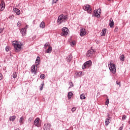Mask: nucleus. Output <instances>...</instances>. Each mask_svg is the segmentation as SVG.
<instances>
[{"label": "nucleus", "mask_w": 130, "mask_h": 130, "mask_svg": "<svg viewBox=\"0 0 130 130\" xmlns=\"http://www.w3.org/2000/svg\"><path fill=\"white\" fill-rule=\"evenodd\" d=\"M69 20V16L67 15H64L63 14L60 15L57 19V23L58 25H60L62 23H64Z\"/></svg>", "instance_id": "nucleus-1"}, {"label": "nucleus", "mask_w": 130, "mask_h": 130, "mask_svg": "<svg viewBox=\"0 0 130 130\" xmlns=\"http://www.w3.org/2000/svg\"><path fill=\"white\" fill-rule=\"evenodd\" d=\"M12 44L14 46L15 51H16V52H19L22 49V46H23V44L19 43L17 41H13Z\"/></svg>", "instance_id": "nucleus-2"}, {"label": "nucleus", "mask_w": 130, "mask_h": 130, "mask_svg": "<svg viewBox=\"0 0 130 130\" xmlns=\"http://www.w3.org/2000/svg\"><path fill=\"white\" fill-rule=\"evenodd\" d=\"M109 69L113 74H115L116 73V67H115V64L113 63L112 61L109 62Z\"/></svg>", "instance_id": "nucleus-3"}, {"label": "nucleus", "mask_w": 130, "mask_h": 130, "mask_svg": "<svg viewBox=\"0 0 130 130\" xmlns=\"http://www.w3.org/2000/svg\"><path fill=\"white\" fill-rule=\"evenodd\" d=\"M92 66V61L88 60L85 62L83 66H82V70H85V69H89Z\"/></svg>", "instance_id": "nucleus-4"}, {"label": "nucleus", "mask_w": 130, "mask_h": 130, "mask_svg": "<svg viewBox=\"0 0 130 130\" xmlns=\"http://www.w3.org/2000/svg\"><path fill=\"white\" fill-rule=\"evenodd\" d=\"M69 34V29L67 27H63L62 29L61 36H67Z\"/></svg>", "instance_id": "nucleus-5"}, {"label": "nucleus", "mask_w": 130, "mask_h": 130, "mask_svg": "<svg viewBox=\"0 0 130 130\" xmlns=\"http://www.w3.org/2000/svg\"><path fill=\"white\" fill-rule=\"evenodd\" d=\"M84 11H87V13L88 14H91L92 13V10L91 9V7H90V5H87L84 6Z\"/></svg>", "instance_id": "nucleus-6"}, {"label": "nucleus", "mask_w": 130, "mask_h": 130, "mask_svg": "<svg viewBox=\"0 0 130 130\" xmlns=\"http://www.w3.org/2000/svg\"><path fill=\"white\" fill-rule=\"evenodd\" d=\"M34 124L36 125V126H38L39 127L41 125V122H40V119L39 118H37L34 121Z\"/></svg>", "instance_id": "nucleus-7"}, {"label": "nucleus", "mask_w": 130, "mask_h": 130, "mask_svg": "<svg viewBox=\"0 0 130 130\" xmlns=\"http://www.w3.org/2000/svg\"><path fill=\"white\" fill-rule=\"evenodd\" d=\"M50 127H51V124L49 123H46L44 125V130H50Z\"/></svg>", "instance_id": "nucleus-8"}, {"label": "nucleus", "mask_w": 130, "mask_h": 130, "mask_svg": "<svg viewBox=\"0 0 130 130\" xmlns=\"http://www.w3.org/2000/svg\"><path fill=\"white\" fill-rule=\"evenodd\" d=\"M98 11H99V10H98L97 11H96V10L94 11V12H93L94 17H97V18L100 17V14H101V12H100V11H101V10H100L99 13H98Z\"/></svg>", "instance_id": "nucleus-9"}, {"label": "nucleus", "mask_w": 130, "mask_h": 130, "mask_svg": "<svg viewBox=\"0 0 130 130\" xmlns=\"http://www.w3.org/2000/svg\"><path fill=\"white\" fill-rule=\"evenodd\" d=\"M93 53L94 50H93V49L89 50L87 52L86 56L87 57H90V56H92L93 55Z\"/></svg>", "instance_id": "nucleus-10"}, {"label": "nucleus", "mask_w": 130, "mask_h": 130, "mask_svg": "<svg viewBox=\"0 0 130 130\" xmlns=\"http://www.w3.org/2000/svg\"><path fill=\"white\" fill-rule=\"evenodd\" d=\"M86 33L87 32H86V29L85 28H81L80 29V36L81 37H83V36H85V35H86Z\"/></svg>", "instance_id": "nucleus-11"}, {"label": "nucleus", "mask_w": 130, "mask_h": 130, "mask_svg": "<svg viewBox=\"0 0 130 130\" xmlns=\"http://www.w3.org/2000/svg\"><path fill=\"white\" fill-rule=\"evenodd\" d=\"M111 121V120H110L109 115H108V118H107L105 120V125L107 126V125L110 123Z\"/></svg>", "instance_id": "nucleus-12"}, {"label": "nucleus", "mask_w": 130, "mask_h": 130, "mask_svg": "<svg viewBox=\"0 0 130 130\" xmlns=\"http://www.w3.org/2000/svg\"><path fill=\"white\" fill-rule=\"evenodd\" d=\"M5 10V2L2 1L1 4H0V10L4 11Z\"/></svg>", "instance_id": "nucleus-13"}, {"label": "nucleus", "mask_w": 130, "mask_h": 130, "mask_svg": "<svg viewBox=\"0 0 130 130\" xmlns=\"http://www.w3.org/2000/svg\"><path fill=\"white\" fill-rule=\"evenodd\" d=\"M26 29L25 28H22L20 30L21 34H22V36H26Z\"/></svg>", "instance_id": "nucleus-14"}, {"label": "nucleus", "mask_w": 130, "mask_h": 130, "mask_svg": "<svg viewBox=\"0 0 130 130\" xmlns=\"http://www.w3.org/2000/svg\"><path fill=\"white\" fill-rule=\"evenodd\" d=\"M24 121H25V118H24V116H22L19 119V123L20 125H22L23 123H24Z\"/></svg>", "instance_id": "nucleus-15"}, {"label": "nucleus", "mask_w": 130, "mask_h": 130, "mask_svg": "<svg viewBox=\"0 0 130 130\" xmlns=\"http://www.w3.org/2000/svg\"><path fill=\"white\" fill-rule=\"evenodd\" d=\"M107 31V29L106 28L103 29L102 30V32H101V36H105Z\"/></svg>", "instance_id": "nucleus-16"}, {"label": "nucleus", "mask_w": 130, "mask_h": 130, "mask_svg": "<svg viewBox=\"0 0 130 130\" xmlns=\"http://www.w3.org/2000/svg\"><path fill=\"white\" fill-rule=\"evenodd\" d=\"M13 11L14 13H16V15H19L20 14H21V12L20 11V10L18 9L17 8H14Z\"/></svg>", "instance_id": "nucleus-17"}, {"label": "nucleus", "mask_w": 130, "mask_h": 130, "mask_svg": "<svg viewBox=\"0 0 130 130\" xmlns=\"http://www.w3.org/2000/svg\"><path fill=\"white\" fill-rule=\"evenodd\" d=\"M31 73L33 74V73H35V74H36V67L35 65H33L32 67H31Z\"/></svg>", "instance_id": "nucleus-18"}, {"label": "nucleus", "mask_w": 130, "mask_h": 130, "mask_svg": "<svg viewBox=\"0 0 130 130\" xmlns=\"http://www.w3.org/2000/svg\"><path fill=\"white\" fill-rule=\"evenodd\" d=\"M109 26H110V28H112V27H113V26H114V22L113 21V20H112L111 18V20L109 22Z\"/></svg>", "instance_id": "nucleus-19"}, {"label": "nucleus", "mask_w": 130, "mask_h": 130, "mask_svg": "<svg viewBox=\"0 0 130 130\" xmlns=\"http://www.w3.org/2000/svg\"><path fill=\"white\" fill-rule=\"evenodd\" d=\"M51 51H52V47L49 46L47 49L46 52L47 53H51Z\"/></svg>", "instance_id": "nucleus-20"}, {"label": "nucleus", "mask_w": 130, "mask_h": 130, "mask_svg": "<svg viewBox=\"0 0 130 130\" xmlns=\"http://www.w3.org/2000/svg\"><path fill=\"white\" fill-rule=\"evenodd\" d=\"M40 27L42 28V29H43L44 27H45V23L44 22L42 21L40 24Z\"/></svg>", "instance_id": "nucleus-21"}, {"label": "nucleus", "mask_w": 130, "mask_h": 130, "mask_svg": "<svg viewBox=\"0 0 130 130\" xmlns=\"http://www.w3.org/2000/svg\"><path fill=\"white\" fill-rule=\"evenodd\" d=\"M39 61H40V57H39V56H38L36 60V63H37V66H38V64H39Z\"/></svg>", "instance_id": "nucleus-22"}, {"label": "nucleus", "mask_w": 130, "mask_h": 130, "mask_svg": "<svg viewBox=\"0 0 130 130\" xmlns=\"http://www.w3.org/2000/svg\"><path fill=\"white\" fill-rule=\"evenodd\" d=\"M16 119V116H13L9 118L10 121H14Z\"/></svg>", "instance_id": "nucleus-23"}, {"label": "nucleus", "mask_w": 130, "mask_h": 130, "mask_svg": "<svg viewBox=\"0 0 130 130\" xmlns=\"http://www.w3.org/2000/svg\"><path fill=\"white\" fill-rule=\"evenodd\" d=\"M73 58V56L72 55H69L68 57V61L71 62L72 61V59Z\"/></svg>", "instance_id": "nucleus-24"}, {"label": "nucleus", "mask_w": 130, "mask_h": 130, "mask_svg": "<svg viewBox=\"0 0 130 130\" xmlns=\"http://www.w3.org/2000/svg\"><path fill=\"white\" fill-rule=\"evenodd\" d=\"M72 96H73V92H69L68 93V98H69V99H71L72 98Z\"/></svg>", "instance_id": "nucleus-25"}, {"label": "nucleus", "mask_w": 130, "mask_h": 130, "mask_svg": "<svg viewBox=\"0 0 130 130\" xmlns=\"http://www.w3.org/2000/svg\"><path fill=\"white\" fill-rule=\"evenodd\" d=\"M80 99H81V100L86 99V97L85 96V94L82 93L80 95Z\"/></svg>", "instance_id": "nucleus-26"}, {"label": "nucleus", "mask_w": 130, "mask_h": 130, "mask_svg": "<svg viewBox=\"0 0 130 130\" xmlns=\"http://www.w3.org/2000/svg\"><path fill=\"white\" fill-rule=\"evenodd\" d=\"M43 86H44V82H43L40 86V91H42V90H43Z\"/></svg>", "instance_id": "nucleus-27"}, {"label": "nucleus", "mask_w": 130, "mask_h": 130, "mask_svg": "<svg viewBox=\"0 0 130 130\" xmlns=\"http://www.w3.org/2000/svg\"><path fill=\"white\" fill-rule=\"evenodd\" d=\"M120 59L122 61H123L124 60V55H121L120 56Z\"/></svg>", "instance_id": "nucleus-28"}, {"label": "nucleus", "mask_w": 130, "mask_h": 130, "mask_svg": "<svg viewBox=\"0 0 130 130\" xmlns=\"http://www.w3.org/2000/svg\"><path fill=\"white\" fill-rule=\"evenodd\" d=\"M12 76H13V78L14 79H16V78H17V72H14V73H13Z\"/></svg>", "instance_id": "nucleus-29"}, {"label": "nucleus", "mask_w": 130, "mask_h": 130, "mask_svg": "<svg viewBox=\"0 0 130 130\" xmlns=\"http://www.w3.org/2000/svg\"><path fill=\"white\" fill-rule=\"evenodd\" d=\"M82 75H83V72H79L77 73L78 77H82Z\"/></svg>", "instance_id": "nucleus-30"}, {"label": "nucleus", "mask_w": 130, "mask_h": 130, "mask_svg": "<svg viewBox=\"0 0 130 130\" xmlns=\"http://www.w3.org/2000/svg\"><path fill=\"white\" fill-rule=\"evenodd\" d=\"M40 77L43 80L45 79V74H41Z\"/></svg>", "instance_id": "nucleus-31"}, {"label": "nucleus", "mask_w": 130, "mask_h": 130, "mask_svg": "<svg viewBox=\"0 0 130 130\" xmlns=\"http://www.w3.org/2000/svg\"><path fill=\"white\" fill-rule=\"evenodd\" d=\"M76 43V42L75 41H73L71 43L70 45H71V46H74V45H75Z\"/></svg>", "instance_id": "nucleus-32"}, {"label": "nucleus", "mask_w": 130, "mask_h": 130, "mask_svg": "<svg viewBox=\"0 0 130 130\" xmlns=\"http://www.w3.org/2000/svg\"><path fill=\"white\" fill-rule=\"evenodd\" d=\"M33 120V117H29L28 120L27 121L28 122H31V121H32Z\"/></svg>", "instance_id": "nucleus-33"}, {"label": "nucleus", "mask_w": 130, "mask_h": 130, "mask_svg": "<svg viewBox=\"0 0 130 130\" xmlns=\"http://www.w3.org/2000/svg\"><path fill=\"white\" fill-rule=\"evenodd\" d=\"M49 47V44L48 43H46L44 45V48L45 49H46L47 47Z\"/></svg>", "instance_id": "nucleus-34"}, {"label": "nucleus", "mask_w": 130, "mask_h": 130, "mask_svg": "<svg viewBox=\"0 0 130 130\" xmlns=\"http://www.w3.org/2000/svg\"><path fill=\"white\" fill-rule=\"evenodd\" d=\"M21 25H22V23H21V21H18L17 22V27H21Z\"/></svg>", "instance_id": "nucleus-35"}, {"label": "nucleus", "mask_w": 130, "mask_h": 130, "mask_svg": "<svg viewBox=\"0 0 130 130\" xmlns=\"http://www.w3.org/2000/svg\"><path fill=\"white\" fill-rule=\"evenodd\" d=\"M6 51H7V52H8V51H10V48H9V46H6V48H5Z\"/></svg>", "instance_id": "nucleus-36"}, {"label": "nucleus", "mask_w": 130, "mask_h": 130, "mask_svg": "<svg viewBox=\"0 0 130 130\" xmlns=\"http://www.w3.org/2000/svg\"><path fill=\"white\" fill-rule=\"evenodd\" d=\"M109 104V99H107L105 102V105H108Z\"/></svg>", "instance_id": "nucleus-37"}, {"label": "nucleus", "mask_w": 130, "mask_h": 130, "mask_svg": "<svg viewBox=\"0 0 130 130\" xmlns=\"http://www.w3.org/2000/svg\"><path fill=\"white\" fill-rule=\"evenodd\" d=\"M4 30H5V28H0V33H3V32H4Z\"/></svg>", "instance_id": "nucleus-38"}, {"label": "nucleus", "mask_w": 130, "mask_h": 130, "mask_svg": "<svg viewBox=\"0 0 130 130\" xmlns=\"http://www.w3.org/2000/svg\"><path fill=\"white\" fill-rule=\"evenodd\" d=\"M126 118V116L125 115H124L122 116V119L123 120H124V119H125Z\"/></svg>", "instance_id": "nucleus-39"}, {"label": "nucleus", "mask_w": 130, "mask_h": 130, "mask_svg": "<svg viewBox=\"0 0 130 130\" xmlns=\"http://www.w3.org/2000/svg\"><path fill=\"white\" fill-rule=\"evenodd\" d=\"M71 110H72V112H75V111H76V108H75V107L72 108Z\"/></svg>", "instance_id": "nucleus-40"}, {"label": "nucleus", "mask_w": 130, "mask_h": 130, "mask_svg": "<svg viewBox=\"0 0 130 130\" xmlns=\"http://www.w3.org/2000/svg\"><path fill=\"white\" fill-rule=\"evenodd\" d=\"M53 4H56L57 3V0H53Z\"/></svg>", "instance_id": "nucleus-41"}, {"label": "nucleus", "mask_w": 130, "mask_h": 130, "mask_svg": "<svg viewBox=\"0 0 130 130\" xmlns=\"http://www.w3.org/2000/svg\"><path fill=\"white\" fill-rule=\"evenodd\" d=\"M116 84H117V85H119V87H120V82H118V81H116Z\"/></svg>", "instance_id": "nucleus-42"}, {"label": "nucleus", "mask_w": 130, "mask_h": 130, "mask_svg": "<svg viewBox=\"0 0 130 130\" xmlns=\"http://www.w3.org/2000/svg\"><path fill=\"white\" fill-rule=\"evenodd\" d=\"M70 86L71 87H74V84H73V82L70 83Z\"/></svg>", "instance_id": "nucleus-43"}, {"label": "nucleus", "mask_w": 130, "mask_h": 130, "mask_svg": "<svg viewBox=\"0 0 130 130\" xmlns=\"http://www.w3.org/2000/svg\"><path fill=\"white\" fill-rule=\"evenodd\" d=\"M3 79V75L2 74H0V80H2Z\"/></svg>", "instance_id": "nucleus-44"}, {"label": "nucleus", "mask_w": 130, "mask_h": 130, "mask_svg": "<svg viewBox=\"0 0 130 130\" xmlns=\"http://www.w3.org/2000/svg\"><path fill=\"white\" fill-rule=\"evenodd\" d=\"M28 25H26L23 28H25V30H27V28H28Z\"/></svg>", "instance_id": "nucleus-45"}, {"label": "nucleus", "mask_w": 130, "mask_h": 130, "mask_svg": "<svg viewBox=\"0 0 130 130\" xmlns=\"http://www.w3.org/2000/svg\"><path fill=\"white\" fill-rule=\"evenodd\" d=\"M122 126H120L119 128V130H122Z\"/></svg>", "instance_id": "nucleus-46"}, {"label": "nucleus", "mask_w": 130, "mask_h": 130, "mask_svg": "<svg viewBox=\"0 0 130 130\" xmlns=\"http://www.w3.org/2000/svg\"><path fill=\"white\" fill-rule=\"evenodd\" d=\"M109 2H110V1H112V0H108Z\"/></svg>", "instance_id": "nucleus-47"}]
</instances>
